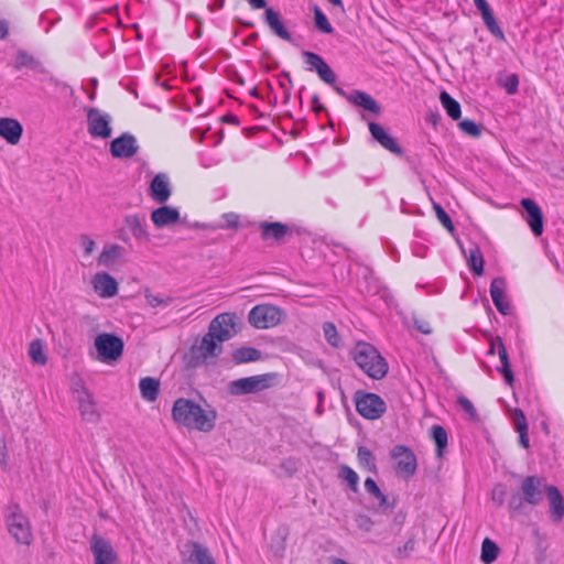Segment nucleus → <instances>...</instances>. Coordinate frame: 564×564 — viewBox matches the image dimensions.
Here are the masks:
<instances>
[{
    "mask_svg": "<svg viewBox=\"0 0 564 564\" xmlns=\"http://www.w3.org/2000/svg\"><path fill=\"white\" fill-rule=\"evenodd\" d=\"M172 417L188 430L209 433L215 427L217 412L214 409L205 410L191 399L178 398L173 404Z\"/></svg>",
    "mask_w": 564,
    "mask_h": 564,
    "instance_id": "obj_1",
    "label": "nucleus"
},
{
    "mask_svg": "<svg viewBox=\"0 0 564 564\" xmlns=\"http://www.w3.org/2000/svg\"><path fill=\"white\" fill-rule=\"evenodd\" d=\"M550 485L544 477L530 475L521 480L519 491L511 495L508 500L510 513L522 512L525 505L539 506L543 502Z\"/></svg>",
    "mask_w": 564,
    "mask_h": 564,
    "instance_id": "obj_2",
    "label": "nucleus"
},
{
    "mask_svg": "<svg viewBox=\"0 0 564 564\" xmlns=\"http://www.w3.org/2000/svg\"><path fill=\"white\" fill-rule=\"evenodd\" d=\"M356 365L370 378L379 380L388 373V362L376 347L368 343H358L352 351Z\"/></svg>",
    "mask_w": 564,
    "mask_h": 564,
    "instance_id": "obj_3",
    "label": "nucleus"
},
{
    "mask_svg": "<svg viewBox=\"0 0 564 564\" xmlns=\"http://www.w3.org/2000/svg\"><path fill=\"white\" fill-rule=\"evenodd\" d=\"M4 523L10 536L21 545H30L33 532L29 518L18 505L9 506L4 514Z\"/></svg>",
    "mask_w": 564,
    "mask_h": 564,
    "instance_id": "obj_4",
    "label": "nucleus"
},
{
    "mask_svg": "<svg viewBox=\"0 0 564 564\" xmlns=\"http://www.w3.org/2000/svg\"><path fill=\"white\" fill-rule=\"evenodd\" d=\"M275 373H263L231 381L228 390L231 395H245L258 393L271 388L274 384Z\"/></svg>",
    "mask_w": 564,
    "mask_h": 564,
    "instance_id": "obj_5",
    "label": "nucleus"
},
{
    "mask_svg": "<svg viewBox=\"0 0 564 564\" xmlns=\"http://www.w3.org/2000/svg\"><path fill=\"white\" fill-rule=\"evenodd\" d=\"M284 312L272 304H259L251 308L248 315L249 323L259 329L276 326L282 322Z\"/></svg>",
    "mask_w": 564,
    "mask_h": 564,
    "instance_id": "obj_6",
    "label": "nucleus"
},
{
    "mask_svg": "<svg viewBox=\"0 0 564 564\" xmlns=\"http://www.w3.org/2000/svg\"><path fill=\"white\" fill-rule=\"evenodd\" d=\"M357 412L367 420H378L387 411L384 400L371 392L357 391L355 394Z\"/></svg>",
    "mask_w": 564,
    "mask_h": 564,
    "instance_id": "obj_7",
    "label": "nucleus"
},
{
    "mask_svg": "<svg viewBox=\"0 0 564 564\" xmlns=\"http://www.w3.org/2000/svg\"><path fill=\"white\" fill-rule=\"evenodd\" d=\"M221 351V345L217 344L216 339L207 333L198 344L191 347L187 365L196 368L206 362L209 358H217Z\"/></svg>",
    "mask_w": 564,
    "mask_h": 564,
    "instance_id": "obj_8",
    "label": "nucleus"
},
{
    "mask_svg": "<svg viewBox=\"0 0 564 564\" xmlns=\"http://www.w3.org/2000/svg\"><path fill=\"white\" fill-rule=\"evenodd\" d=\"M391 458L395 462V474L403 479L411 478L417 468V459L414 452L404 445H394L390 451Z\"/></svg>",
    "mask_w": 564,
    "mask_h": 564,
    "instance_id": "obj_9",
    "label": "nucleus"
},
{
    "mask_svg": "<svg viewBox=\"0 0 564 564\" xmlns=\"http://www.w3.org/2000/svg\"><path fill=\"white\" fill-rule=\"evenodd\" d=\"M78 403V410L84 421L95 423L100 414L93 398V394L86 389L84 382L78 380L72 387Z\"/></svg>",
    "mask_w": 564,
    "mask_h": 564,
    "instance_id": "obj_10",
    "label": "nucleus"
},
{
    "mask_svg": "<svg viewBox=\"0 0 564 564\" xmlns=\"http://www.w3.org/2000/svg\"><path fill=\"white\" fill-rule=\"evenodd\" d=\"M95 348L101 361L117 360L123 352V340L112 334H99L95 338Z\"/></svg>",
    "mask_w": 564,
    "mask_h": 564,
    "instance_id": "obj_11",
    "label": "nucleus"
},
{
    "mask_svg": "<svg viewBox=\"0 0 564 564\" xmlns=\"http://www.w3.org/2000/svg\"><path fill=\"white\" fill-rule=\"evenodd\" d=\"M110 123V115L97 108L87 110V130L91 138L108 139L112 133Z\"/></svg>",
    "mask_w": 564,
    "mask_h": 564,
    "instance_id": "obj_12",
    "label": "nucleus"
},
{
    "mask_svg": "<svg viewBox=\"0 0 564 564\" xmlns=\"http://www.w3.org/2000/svg\"><path fill=\"white\" fill-rule=\"evenodd\" d=\"M94 564H118V554L111 542L101 535L94 534L89 541Z\"/></svg>",
    "mask_w": 564,
    "mask_h": 564,
    "instance_id": "obj_13",
    "label": "nucleus"
},
{
    "mask_svg": "<svg viewBox=\"0 0 564 564\" xmlns=\"http://www.w3.org/2000/svg\"><path fill=\"white\" fill-rule=\"evenodd\" d=\"M236 315L223 313L216 316L209 324L208 333L218 341L230 339L235 335Z\"/></svg>",
    "mask_w": 564,
    "mask_h": 564,
    "instance_id": "obj_14",
    "label": "nucleus"
},
{
    "mask_svg": "<svg viewBox=\"0 0 564 564\" xmlns=\"http://www.w3.org/2000/svg\"><path fill=\"white\" fill-rule=\"evenodd\" d=\"M257 227L262 240L276 243L283 242L292 231L290 226L280 221H260Z\"/></svg>",
    "mask_w": 564,
    "mask_h": 564,
    "instance_id": "obj_15",
    "label": "nucleus"
},
{
    "mask_svg": "<svg viewBox=\"0 0 564 564\" xmlns=\"http://www.w3.org/2000/svg\"><path fill=\"white\" fill-rule=\"evenodd\" d=\"M138 149L137 139L131 133H123L110 143V153L118 159L131 158Z\"/></svg>",
    "mask_w": 564,
    "mask_h": 564,
    "instance_id": "obj_16",
    "label": "nucleus"
},
{
    "mask_svg": "<svg viewBox=\"0 0 564 564\" xmlns=\"http://www.w3.org/2000/svg\"><path fill=\"white\" fill-rule=\"evenodd\" d=\"M507 282L503 278H495L490 283V295L492 302L502 315L511 314L512 307L506 295Z\"/></svg>",
    "mask_w": 564,
    "mask_h": 564,
    "instance_id": "obj_17",
    "label": "nucleus"
},
{
    "mask_svg": "<svg viewBox=\"0 0 564 564\" xmlns=\"http://www.w3.org/2000/svg\"><path fill=\"white\" fill-rule=\"evenodd\" d=\"M525 212V221L535 237L543 232V214L539 205L531 198H522L520 202Z\"/></svg>",
    "mask_w": 564,
    "mask_h": 564,
    "instance_id": "obj_18",
    "label": "nucleus"
},
{
    "mask_svg": "<svg viewBox=\"0 0 564 564\" xmlns=\"http://www.w3.org/2000/svg\"><path fill=\"white\" fill-rule=\"evenodd\" d=\"M303 56L305 58V63L310 66L311 69H315L319 76V78L328 85H334L336 82V74L329 67V65L323 59L322 56L314 52L305 51L303 52Z\"/></svg>",
    "mask_w": 564,
    "mask_h": 564,
    "instance_id": "obj_19",
    "label": "nucleus"
},
{
    "mask_svg": "<svg viewBox=\"0 0 564 564\" xmlns=\"http://www.w3.org/2000/svg\"><path fill=\"white\" fill-rule=\"evenodd\" d=\"M94 291L101 299H110L118 293V283L113 276L107 272H97L91 278Z\"/></svg>",
    "mask_w": 564,
    "mask_h": 564,
    "instance_id": "obj_20",
    "label": "nucleus"
},
{
    "mask_svg": "<svg viewBox=\"0 0 564 564\" xmlns=\"http://www.w3.org/2000/svg\"><path fill=\"white\" fill-rule=\"evenodd\" d=\"M371 137L386 150L393 154L402 155L403 150L398 141L387 132V130L379 123L369 122L368 124Z\"/></svg>",
    "mask_w": 564,
    "mask_h": 564,
    "instance_id": "obj_21",
    "label": "nucleus"
},
{
    "mask_svg": "<svg viewBox=\"0 0 564 564\" xmlns=\"http://www.w3.org/2000/svg\"><path fill=\"white\" fill-rule=\"evenodd\" d=\"M172 194L169 176L164 173L156 174L150 183V196L158 204H164Z\"/></svg>",
    "mask_w": 564,
    "mask_h": 564,
    "instance_id": "obj_22",
    "label": "nucleus"
},
{
    "mask_svg": "<svg viewBox=\"0 0 564 564\" xmlns=\"http://www.w3.org/2000/svg\"><path fill=\"white\" fill-rule=\"evenodd\" d=\"M23 134V127L18 119L1 117L0 118V138L9 144L15 145L20 142Z\"/></svg>",
    "mask_w": 564,
    "mask_h": 564,
    "instance_id": "obj_23",
    "label": "nucleus"
},
{
    "mask_svg": "<svg viewBox=\"0 0 564 564\" xmlns=\"http://www.w3.org/2000/svg\"><path fill=\"white\" fill-rule=\"evenodd\" d=\"M549 500V513L554 523H560L564 518V498L558 488L550 485L546 491Z\"/></svg>",
    "mask_w": 564,
    "mask_h": 564,
    "instance_id": "obj_24",
    "label": "nucleus"
},
{
    "mask_svg": "<svg viewBox=\"0 0 564 564\" xmlns=\"http://www.w3.org/2000/svg\"><path fill=\"white\" fill-rule=\"evenodd\" d=\"M151 220L156 228L174 225L180 220V212L171 206H161L151 213Z\"/></svg>",
    "mask_w": 564,
    "mask_h": 564,
    "instance_id": "obj_25",
    "label": "nucleus"
},
{
    "mask_svg": "<svg viewBox=\"0 0 564 564\" xmlns=\"http://www.w3.org/2000/svg\"><path fill=\"white\" fill-rule=\"evenodd\" d=\"M264 21L270 28V30L280 39L292 42V35L289 30L285 28L281 15L278 11L272 8H267L264 12Z\"/></svg>",
    "mask_w": 564,
    "mask_h": 564,
    "instance_id": "obj_26",
    "label": "nucleus"
},
{
    "mask_svg": "<svg viewBox=\"0 0 564 564\" xmlns=\"http://www.w3.org/2000/svg\"><path fill=\"white\" fill-rule=\"evenodd\" d=\"M264 21L270 28V30L280 39L292 42V35L289 30L285 28L281 15L278 11L272 8H267L264 12Z\"/></svg>",
    "mask_w": 564,
    "mask_h": 564,
    "instance_id": "obj_27",
    "label": "nucleus"
},
{
    "mask_svg": "<svg viewBox=\"0 0 564 564\" xmlns=\"http://www.w3.org/2000/svg\"><path fill=\"white\" fill-rule=\"evenodd\" d=\"M347 100L376 116L381 112V107L377 100L362 90H352L349 96H347Z\"/></svg>",
    "mask_w": 564,
    "mask_h": 564,
    "instance_id": "obj_28",
    "label": "nucleus"
},
{
    "mask_svg": "<svg viewBox=\"0 0 564 564\" xmlns=\"http://www.w3.org/2000/svg\"><path fill=\"white\" fill-rule=\"evenodd\" d=\"M124 249L120 245L113 243L105 246L97 259V264L99 267L112 268L122 259Z\"/></svg>",
    "mask_w": 564,
    "mask_h": 564,
    "instance_id": "obj_29",
    "label": "nucleus"
},
{
    "mask_svg": "<svg viewBox=\"0 0 564 564\" xmlns=\"http://www.w3.org/2000/svg\"><path fill=\"white\" fill-rule=\"evenodd\" d=\"M497 345H498V355L500 358L501 366L497 368V370L502 375L506 383L508 386H512L514 381L513 372L511 370L509 356L506 349L505 344L500 338H497Z\"/></svg>",
    "mask_w": 564,
    "mask_h": 564,
    "instance_id": "obj_30",
    "label": "nucleus"
},
{
    "mask_svg": "<svg viewBox=\"0 0 564 564\" xmlns=\"http://www.w3.org/2000/svg\"><path fill=\"white\" fill-rule=\"evenodd\" d=\"M124 224L137 240H139V241L148 240L149 232L147 229V225H145L144 220L141 219L139 216H137V215L127 216L124 218Z\"/></svg>",
    "mask_w": 564,
    "mask_h": 564,
    "instance_id": "obj_31",
    "label": "nucleus"
},
{
    "mask_svg": "<svg viewBox=\"0 0 564 564\" xmlns=\"http://www.w3.org/2000/svg\"><path fill=\"white\" fill-rule=\"evenodd\" d=\"M262 352L253 347H239L232 351L231 358L236 365L260 360Z\"/></svg>",
    "mask_w": 564,
    "mask_h": 564,
    "instance_id": "obj_32",
    "label": "nucleus"
},
{
    "mask_svg": "<svg viewBox=\"0 0 564 564\" xmlns=\"http://www.w3.org/2000/svg\"><path fill=\"white\" fill-rule=\"evenodd\" d=\"M141 395L147 401H155L159 395L160 383L156 379L145 377L139 383Z\"/></svg>",
    "mask_w": 564,
    "mask_h": 564,
    "instance_id": "obj_33",
    "label": "nucleus"
},
{
    "mask_svg": "<svg viewBox=\"0 0 564 564\" xmlns=\"http://www.w3.org/2000/svg\"><path fill=\"white\" fill-rule=\"evenodd\" d=\"M430 435L436 445V454L442 457L448 444L447 431L442 425H433Z\"/></svg>",
    "mask_w": 564,
    "mask_h": 564,
    "instance_id": "obj_34",
    "label": "nucleus"
},
{
    "mask_svg": "<svg viewBox=\"0 0 564 564\" xmlns=\"http://www.w3.org/2000/svg\"><path fill=\"white\" fill-rule=\"evenodd\" d=\"M14 68L20 70L22 68H29L33 70H42L41 63L35 59L31 54L25 51H19L14 59Z\"/></svg>",
    "mask_w": 564,
    "mask_h": 564,
    "instance_id": "obj_35",
    "label": "nucleus"
},
{
    "mask_svg": "<svg viewBox=\"0 0 564 564\" xmlns=\"http://www.w3.org/2000/svg\"><path fill=\"white\" fill-rule=\"evenodd\" d=\"M440 101L443 108L446 110L448 117H451L453 120H458L460 118V105L447 91L441 93Z\"/></svg>",
    "mask_w": 564,
    "mask_h": 564,
    "instance_id": "obj_36",
    "label": "nucleus"
},
{
    "mask_svg": "<svg viewBox=\"0 0 564 564\" xmlns=\"http://www.w3.org/2000/svg\"><path fill=\"white\" fill-rule=\"evenodd\" d=\"M187 564H216L209 551L200 545L194 544Z\"/></svg>",
    "mask_w": 564,
    "mask_h": 564,
    "instance_id": "obj_37",
    "label": "nucleus"
},
{
    "mask_svg": "<svg viewBox=\"0 0 564 564\" xmlns=\"http://www.w3.org/2000/svg\"><path fill=\"white\" fill-rule=\"evenodd\" d=\"M29 357L35 365L44 366L47 362V356L44 351L43 341L39 338L32 340L29 346Z\"/></svg>",
    "mask_w": 564,
    "mask_h": 564,
    "instance_id": "obj_38",
    "label": "nucleus"
},
{
    "mask_svg": "<svg viewBox=\"0 0 564 564\" xmlns=\"http://www.w3.org/2000/svg\"><path fill=\"white\" fill-rule=\"evenodd\" d=\"M480 14L487 30L498 40H505V33L498 25L490 7L482 10Z\"/></svg>",
    "mask_w": 564,
    "mask_h": 564,
    "instance_id": "obj_39",
    "label": "nucleus"
},
{
    "mask_svg": "<svg viewBox=\"0 0 564 564\" xmlns=\"http://www.w3.org/2000/svg\"><path fill=\"white\" fill-rule=\"evenodd\" d=\"M498 555H499L498 545L489 538H486L481 544L480 560L485 564H491L492 562H495L497 560Z\"/></svg>",
    "mask_w": 564,
    "mask_h": 564,
    "instance_id": "obj_40",
    "label": "nucleus"
},
{
    "mask_svg": "<svg viewBox=\"0 0 564 564\" xmlns=\"http://www.w3.org/2000/svg\"><path fill=\"white\" fill-rule=\"evenodd\" d=\"M469 269L476 275H480L484 271V257L479 247L474 246L468 250Z\"/></svg>",
    "mask_w": 564,
    "mask_h": 564,
    "instance_id": "obj_41",
    "label": "nucleus"
},
{
    "mask_svg": "<svg viewBox=\"0 0 564 564\" xmlns=\"http://www.w3.org/2000/svg\"><path fill=\"white\" fill-rule=\"evenodd\" d=\"M314 21H315L316 28L321 32H323L325 34H332L334 32V28L332 26L327 17L324 14V12L317 6H315V8H314Z\"/></svg>",
    "mask_w": 564,
    "mask_h": 564,
    "instance_id": "obj_42",
    "label": "nucleus"
},
{
    "mask_svg": "<svg viewBox=\"0 0 564 564\" xmlns=\"http://www.w3.org/2000/svg\"><path fill=\"white\" fill-rule=\"evenodd\" d=\"M323 332H324V336H325V339L326 341L335 347V348H338L340 346V337L337 333V328L335 326L334 323L332 322H326L323 324Z\"/></svg>",
    "mask_w": 564,
    "mask_h": 564,
    "instance_id": "obj_43",
    "label": "nucleus"
},
{
    "mask_svg": "<svg viewBox=\"0 0 564 564\" xmlns=\"http://www.w3.org/2000/svg\"><path fill=\"white\" fill-rule=\"evenodd\" d=\"M340 476L348 484L349 488L352 491L356 492L358 490L359 477L354 469H351L349 466L344 465L340 468Z\"/></svg>",
    "mask_w": 564,
    "mask_h": 564,
    "instance_id": "obj_44",
    "label": "nucleus"
},
{
    "mask_svg": "<svg viewBox=\"0 0 564 564\" xmlns=\"http://www.w3.org/2000/svg\"><path fill=\"white\" fill-rule=\"evenodd\" d=\"M224 224L217 226L219 229H237L239 227L240 216L236 213H225L221 215Z\"/></svg>",
    "mask_w": 564,
    "mask_h": 564,
    "instance_id": "obj_45",
    "label": "nucleus"
},
{
    "mask_svg": "<svg viewBox=\"0 0 564 564\" xmlns=\"http://www.w3.org/2000/svg\"><path fill=\"white\" fill-rule=\"evenodd\" d=\"M357 457L361 465L367 466L371 470L376 468L373 455L367 447H359Z\"/></svg>",
    "mask_w": 564,
    "mask_h": 564,
    "instance_id": "obj_46",
    "label": "nucleus"
},
{
    "mask_svg": "<svg viewBox=\"0 0 564 564\" xmlns=\"http://www.w3.org/2000/svg\"><path fill=\"white\" fill-rule=\"evenodd\" d=\"M460 130L468 135L479 137L481 134L480 127L473 120L464 119L458 123Z\"/></svg>",
    "mask_w": 564,
    "mask_h": 564,
    "instance_id": "obj_47",
    "label": "nucleus"
},
{
    "mask_svg": "<svg viewBox=\"0 0 564 564\" xmlns=\"http://www.w3.org/2000/svg\"><path fill=\"white\" fill-rule=\"evenodd\" d=\"M506 495V486L502 484H497L491 490V500L497 507H501L505 503Z\"/></svg>",
    "mask_w": 564,
    "mask_h": 564,
    "instance_id": "obj_48",
    "label": "nucleus"
},
{
    "mask_svg": "<svg viewBox=\"0 0 564 564\" xmlns=\"http://www.w3.org/2000/svg\"><path fill=\"white\" fill-rule=\"evenodd\" d=\"M221 162V159L214 152H206L199 156V164L204 169L217 166Z\"/></svg>",
    "mask_w": 564,
    "mask_h": 564,
    "instance_id": "obj_49",
    "label": "nucleus"
},
{
    "mask_svg": "<svg viewBox=\"0 0 564 564\" xmlns=\"http://www.w3.org/2000/svg\"><path fill=\"white\" fill-rule=\"evenodd\" d=\"M434 209H435V213H436V216H437V219L440 220V223L446 229H448L449 231H453L454 230V225H453L452 218L444 210V208L441 205H438V204H434Z\"/></svg>",
    "mask_w": 564,
    "mask_h": 564,
    "instance_id": "obj_50",
    "label": "nucleus"
},
{
    "mask_svg": "<svg viewBox=\"0 0 564 564\" xmlns=\"http://www.w3.org/2000/svg\"><path fill=\"white\" fill-rule=\"evenodd\" d=\"M413 327L421 334L430 335L433 333V328L426 319L420 318L417 316L412 317Z\"/></svg>",
    "mask_w": 564,
    "mask_h": 564,
    "instance_id": "obj_51",
    "label": "nucleus"
},
{
    "mask_svg": "<svg viewBox=\"0 0 564 564\" xmlns=\"http://www.w3.org/2000/svg\"><path fill=\"white\" fill-rule=\"evenodd\" d=\"M513 425L517 432L528 431V423L524 413L520 409H516L513 413Z\"/></svg>",
    "mask_w": 564,
    "mask_h": 564,
    "instance_id": "obj_52",
    "label": "nucleus"
},
{
    "mask_svg": "<svg viewBox=\"0 0 564 564\" xmlns=\"http://www.w3.org/2000/svg\"><path fill=\"white\" fill-rule=\"evenodd\" d=\"M519 85V79L516 74L508 75L502 83V86L506 88V91L509 95H512L517 91Z\"/></svg>",
    "mask_w": 564,
    "mask_h": 564,
    "instance_id": "obj_53",
    "label": "nucleus"
},
{
    "mask_svg": "<svg viewBox=\"0 0 564 564\" xmlns=\"http://www.w3.org/2000/svg\"><path fill=\"white\" fill-rule=\"evenodd\" d=\"M414 549L415 540L411 538L402 546L398 549L397 556L401 558L408 557L414 551Z\"/></svg>",
    "mask_w": 564,
    "mask_h": 564,
    "instance_id": "obj_54",
    "label": "nucleus"
},
{
    "mask_svg": "<svg viewBox=\"0 0 564 564\" xmlns=\"http://www.w3.org/2000/svg\"><path fill=\"white\" fill-rule=\"evenodd\" d=\"M145 300H147V303L151 307H158L160 305H167L172 301L171 297H161V296L155 295V294H145Z\"/></svg>",
    "mask_w": 564,
    "mask_h": 564,
    "instance_id": "obj_55",
    "label": "nucleus"
},
{
    "mask_svg": "<svg viewBox=\"0 0 564 564\" xmlns=\"http://www.w3.org/2000/svg\"><path fill=\"white\" fill-rule=\"evenodd\" d=\"M356 523L357 527L365 532H369L373 527V521L366 514H358L356 517Z\"/></svg>",
    "mask_w": 564,
    "mask_h": 564,
    "instance_id": "obj_56",
    "label": "nucleus"
},
{
    "mask_svg": "<svg viewBox=\"0 0 564 564\" xmlns=\"http://www.w3.org/2000/svg\"><path fill=\"white\" fill-rule=\"evenodd\" d=\"M457 402L460 405V408L466 413H468L473 419L477 416V412L474 404L466 397H459Z\"/></svg>",
    "mask_w": 564,
    "mask_h": 564,
    "instance_id": "obj_57",
    "label": "nucleus"
},
{
    "mask_svg": "<svg viewBox=\"0 0 564 564\" xmlns=\"http://www.w3.org/2000/svg\"><path fill=\"white\" fill-rule=\"evenodd\" d=\"M365 489L366 491L371 495L372 497H377V496H380L381 495V490L379 488V486L377 485V482L368 477L366 480H365Z\"/></svg>",
    "mask_w": 564,
    "mask_h": 564,
    "instance_id": "obj_58",
    "label": "nucleus"
},
{
    "mask_svg": "<svg viewBox=\"0 0 564 564\" xmlns=\"http://www.w3.org/2000/svg\"><path fill=\"white\" fill-rule=\"evenodd\" d=\"M80 246L84 250V253L89 256L94 252L96 243L90 237L82 236L80 237Z\"/></svg>",
    "mask_w": 564,
    "mask_h": 564,
    "instance_id": "obj_59",
    "label": "nucleus"
},
{
    "mask_svg": "<svg viewBox=\"0 0 564 564\" xmlns=\"http://www.w3.org/2000/svg\"><path fill=\"white\" fill-rule=\"evenodd\" d=\"M0 465L3 470L9 468V454L6 444H0Z\"/></svg>",
    "mask_w": 564,
    "mask_h": 564,
    "instance_id": "obj_60",
    "label": "nucleus"
},
{
    "mask_svg": "<svg viewBox=\"0 0 564 564\" xmlns=\"http://www.w3.org/2000/svg\"><path fill=\"white\" fill-rule=\"evenodd\" d=\"M376 499L378 500L379 508L382 511H386L388 509H392V506H390L388 497L381 491L380 496H377Z\"/></svg>",
    "mask_w": 564,
    "mask_h": 564,
    "instance_id": "obj_61",
    "label": "nucleus"
},
{
    "mask_svg": "<svg viewBox=\"0 0 564 564\" xmlns=\"http://www.w3.org/2000/svg\"><path fill=\"white\" fill-rule=\"evenodd\" d=\"M9 33V23L7 20L0 19V40H4Z\"/></svg>",
    "mask_w": 564,
    "mask_h": 564,
    "instance_id": "obj_62",
    "label": "nucleus"
},
{
    "mask_svg": "<svg viewBox=\"0 0 564 564\" xmlns=\"http://www.w3.org/2000/svg\"><path fill=\"white\" fill-rule=\"evenodd\" d=\"M519 442L522 447L528 448L529 447V438H528V431H519Z\"/></svg>",
    "mask_w": 564,
    "mask_h": 564,
    "instance_id": "obj_63",
    "label": "nucleus"
},
{
    "mask_svg": "<svg viewBox=\"0 0 564 564\" xmlns=\"http://www.w3.org/2000/svg\"><path fill=\"white\" fill-rule=\"evenodd\" d=\"M248 3L253 8V9H263L267 7V2L265 0H248Z\"/></svg>",
    "mask_w": 564,
    "mask_h": 564,
    "instance_id": "obj_64",
    "label": "nucleus"
}]
</instances>
